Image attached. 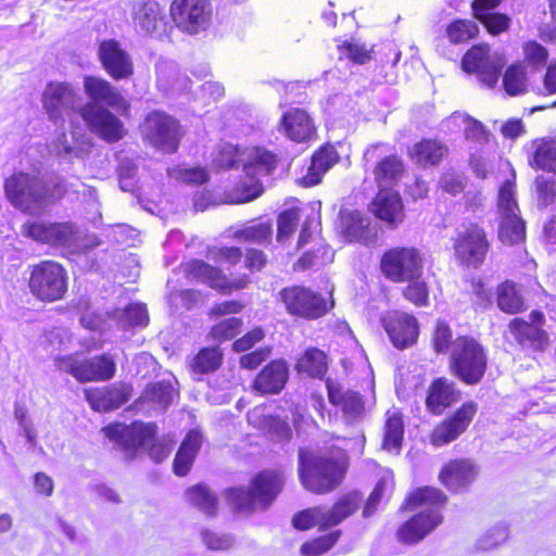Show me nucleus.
Listing matches in <instances>:
<instances>
[{"label": "nucleus", "mask_w": 556, "mask_h": 556, "mask_svg": "<svg viewBox=\"0 0 556 556\" xmlns=\"http://www.w3.org/2000/svg\"><path fill=\"white\" fill-rule=\"evenodd\" d=\"M478 414L475 401L463 402L453 413L434 425L429 433V442L434 447H442L463 435Z\"/></svg>", "instance_id": "nucleus-12"}, {"label": "nucleus", "mask_w": 556, "mask_h": 556, "mask_svg": "<svg viewBox=\"0 0 556 556\" xmlns=\"http://www.w3.org/2000/svg\"><path fill=\"white\" fill-rule=\"evenodd\" d=\"M448 153L445 143L437 138H422L408 151V157L421 168L438 166Z\"/></svg>", "instance_id": "nucleus-33"}, {"label": "nucleus", "mask_w": 556, "mask_h": 556, "mask_svg": "<svg viewBox=\"0 0 556 556\" xmlns=\"http://www.w3.org/2000/svg\"><path fill=\"white\" fill-rule=\"evenodd\" d=\"M326 388L329 402L333 406L340 407L344 415L356 418L364 413L365 403L357 392L342 390V388L330 378L326 379Z\"/></svg>", "instance_id": "nucleus-38"}, {"label": "nucleus", "mask_w": 556, "mask_h": 556, "mask_svg": "<svg viewBox=\"0 0 556 556\" xmlns=\"http://www.w3.org/2000/svg\"><path fill=\"white\" fill-rule=\"evenodd\" d=\"M243 319L236 316L224 318L214 324L208 331V338L217 343L235 341L241 333Z\"/></svg>", "instance_id": "nucleus-52"}, {"label": "nucleus", "mask_w": 556, "mask_h": 556, "mask_svg": "<svg viewBox=\"0 0 556 556\" xmlns=\"http://www.w3.org/2000/svg\"><path fill=\"white\" fill-rule=\"evenodd\" d=\"M348 467V457L341 448L328 453L299 450V479L314 494L324 495L338 489L345 478Z\"/></svg>", "instance_id": "nucleus-2"}, {"label": "nucleus", "mask_w": 556, "mask_h": 556, "mask_svg": "<svg viewBox=\"0 0 556 556\" xmlns=\"http://www.w3.org/2000/svg\"><path fill=\"white\" fill-rule=\"evenodd\" d=\"M264 192V187L262 182L255 178V176H250L249 180H239L231 188L230 197L232 198V202L237 204L251 202Z\"/></svg>", "instance_id": "nucleus-59"}, {"label": "nucleus", "mask_w": 556, "mask_h": 556, "mask_svg": "<svg viewBox=\"0 0 556 556\" xmlns=\"http://www.w3.org/2000/svg\"><path fill=\"white\" fill-rule=\"evenodd\" d=\"M321 236V222L316 215H308L303 220L299 232L296 249L302 250L307 245L326 244Z\"/></svg>", "instance_id": "nucleus-55"}, {"label": "nucleus", "mask_w": 556, "mask_h": 556, "mask_svg": "<svg viewBox=\"0 0 556 556\" xmlns=\"http://www.w3.org/2000/svg\"><path fill=\"white\" fill-rule=\"evenodd\" d=\"M83 87L85 94L90 100L88 103L99 106L104 104L118 110L124 116L129 115L130 103L108 79L96 75H86L83 79Z\"/></svg>", "instance_id": "nucleus-24"}, {"label": "nucleus", "mask_w": 556, "mask_h": 556, "mask_svg": "<svg viewBox=\"0 0 556 556\" xmlns=\"http://www.w3.org/2000/svg\"><path fill=\"white\" fill-rule=\"evenodd\" d=\"M3 189L8 201L24 213L51 205L67 193L62 180L43 179L21 170L4 179Z\"/></svg>", "instance_id": "nucleus-4"}, {"label": "nucleus", "mask_w": 556, "mask_h": 556, "mask_svg": "<svg viewBox=\"0 0 556 556\" xmlns=\"http://www.w3.org/2000/svg\"><path fill=\"white\" fill-rule=\"evenodd\" d=\"M340 60H349L353 64L364 65L371 61L374 46L367 47L355 40H343L337 45Z\"/></svg>", "instance_id": "nucleus-54"}, {"label": "nucleus", "mask_w": 556, "mask_h": 556, "mask_svg": "<svg viewBox=\"0 0 556 556\" xmlns=\"http://www.w3.org/2000/svg\"><path fill=\"white\" fill-rule=\"evenodd\" d=\"M295 370L311 378L321 379L328 371V356L318 348H307L296 358Z\"/></svg>", "instance_id": "nucleus-41"}, {"label": "nucleus", "mask_w": 556, "mask_h": 556, "mask_svg": "<svg viewBox=\"0 0 556 556\" xmlns=\"http://www.w3.org/2000/svg\"><path fill=\"white\" fill-rule=\"evenodd\" d=\"M453 257L466 268H479L491 249L488 232L478 223H469L452 238Z\"/></svg>", "instance_id": "nucleus-10"}, {"label": "nucleus", "mask_w": 556, "mask_h": 556, "mask_svg": "<svg viewBox=\"0 0 556 556\" xmlns=\"http://www.w3.org/2000/svg\"><path fill=\"white\" fill-rule=\"evenodd\" d=\"M27 271V289L37 302L52 304L66 298L70 276L62 263L50 258L40 260L29 265Z\"/></svg>", "instance_id": "nucleus-6"}, {"label": "nucleus", "mask_w": 556, "mask_h": 556, "mask_svg": "<svg viewBox=\"0 0 556 556\" xmlns=\"http://www.w3.org/2000/svg\"><path fill=\"white\" fill-rule=\"evenodd\" d=\"M65 363L66 371L80 383L109 381L116 374V362L109 353L83 358L72 355Z\"/></svg>", "instance_id": "nucleus-15"}, {"label": "nucleus", "mask_w": 556, "mask_h": 556, "mask_svg": "<svg viewBox=\"0 0 556 556\" xmlns=\"http://www.w3.org/2000/svg\"><path fill=\"white\" fill-rule=\"evenodd\" d=\"M280 157L265 147H252L248 150L242 169L248 176H269L278 167Z\"/></svg>", "instance_id": "nucleus-37"}, {"label": "nucleus", "mask_w": 556, "mask_h": 556, "mask_svg": "<svg viewBox=\"0 0 556 556\" xmlns=\"http://www.w3.org/2000/svg\"><path fill=\"white\" fill-rule=\"evenodd\" d=\"M503 88L510 96H519L528 90V76L526 67L520 63L510 64L503 74Z\"/></svg>", "instance_id": "nucleus-51"}, {"label": "nucleus", "mask_w": 556, "mask_h": 556, "mask_svg": "<svg viewBox=\"0 0 556 556\" xmlns=\"http://www.w3.org/2000/svg\"><path fill=\"white\" fill-rule=\"evenodd\" d=\"M21 231L24 237L53 248H70L78 240L77 227L71 222L28 220L22 225Z\"/></svg>", "instance_id": "nucleus-13"}, {"label": "nucleus", "mask_w": 556, "mask_h": 556, "mask_svg": "<svg viewBox=\"0 0 556 556\" xmlns=\"http://www.w3.org/2000/svg\"><path fill=\"white\" fill-rule=\"evenodd\" d=\"M473 18L482 24L491 36H498L510 26V17L506 13L485 11L472 14Z\"/></svg>", "instance_id": "nucleus-60"}, {"label": "nucleus", "mask_w": 556, "mask_h": 556, "mask_svg": "<svg viewBox=\"0 0 556 556\" xmlns=\"http://www.w3.org/2000/svg\"><path fill=\"white\" fill-rule=\"evenodd\" d=\"M173 387L167 381L149 383L141 395V400L151 403L161 409H166L173 401Z\"/></svg>", "instance_id": "nucleus-56"}, {"label": "nucleus", "mask_w": 556, "mask_h": 556, "mask_svg": "<svg viewBox=\"0 0 556 556\" xmlns=\"http://www.w3.org/2000/svg\"><path fill=\"white\" fill-rule=\"evenodd\" d=\"M460 397L462 392L454 381L446 377H437L431 380L427 388L425 397L426 409L433 416H441L457 403Z\"/></svg>", "instance_id": "nucleus-27"}, {"label": "nucleus", "mask_w": 556, "mask_h": 556, "mask_svg": "<svg viewBox=\"0 0 556 556\" xmlns=\"http://www.w3.org/2000/svg\"><path fill=\"white\" fill-rule=\"evenodd\" d=\"M340 162V154L332 143L326 142L318 147L311 155L306 174L301 178V185L305 188L317 186L325 174Z\"/></svg>", "instance_id": "nucleus-31"}, {"label": "nucleus", "mask_w": 556, "mask_h": 556, "mask_svg": "<svg viewBox=\"0 0 556 556\" xmlns=\"http://www.w3.org/2000/svg\"><path fill=\"white\" fill-rule=\"evenodd\" d=\"M208 255L215 262L226 265L228 274L216 265L203 260L191 258L181 264L187 280L201 282L222 295H231L248 289L252 276L264 271L269 265L267 253L255 247L242 250L238 245L208 248Z\"/></svg>", "instance_id": "nucleus-1"}, {"label": "nucleus", "mask_w": 556, "mask_h": 556, "mask_svg": "<svg viewBox=\"0 0 556 556\" xmlns=\"http://www.w3.org/2000/svg\"><path fill=\"white\" fill-rule=\"evenodd\" d=\"M480 34L479 25L470 18H455L445 27V36L452 45H465Z\"/></svg>", "instance_id": "nucleus-48"}, {"label": "nucleus", "mask_w": 556, "mask_h": 556, "mask_svg": "<svg viewBox=\"0 0 556 556\" xmlns=\"http://www.w3.org/2000/svg\"><path fill=\"white\" fill-rule=\"evenodd\" d=\"M406 286L402 289V296L417 307H426L430 301V288L428 282L419 276L405 280Z\"/></svg>", "instance_id": "nucleus-57"}, {"label": "nucleus", "mask_w": 556, "mask_h": 556, "mask_svg": "<svg viewBox=\"0 0 556 556\" xmlns=\"http://www.w3.org/2000/svg\"><path fill=\"white\" fill-rule=\"evenodd\" d=\"M404 416L400 409H388L383 425L382 443L384 451L400 454L404 441Z\"/></svg>", "instance_id": "nucleus-39"}, {"label": "nucleus", "mask_w": 556, "mask_h": 556, "mask_svg": "<svg viewBox=\"0 0 556 556\" xmlns=\"http://www.w3.org/2000/svg\"><path fill=\"white\" fill-rule=\"evenodd\" d=\"M302 250V253L292 265V269L295 273H304L313 268H318L331 262L333 257V253L328 243L315 244L311 245L308 249L304 248Z\"/></svg>", "instance_id": "nucleus-44"}, {"label": "nucleus", "mask_w": 556, "mask_h": 556, "mask_svg": "<svg viewBox=\"0 0 556 556\" xmlns=\"http://www.w3.org/2000/svg\"><path fill=\"white\" fill-rule=\"evenodd\" d=\"M140 131L143 141L166 154L178 151L185 135L180 122L160 110L151 111L144 116Z\"/></svg>", "instance_id": "nucleus-9"}, {"label": "nucleus", "mask_w": 556, "mask_h": 556, "mask_svg": "<svg viewBox=\"0 0 556 556\" xmlns=\"http://www.w3.org/2000/svg\"><path fill=\"white\" fill-rule=\"evenodd\" d=\"M453 331L444 320H438L432 332L431 343L437 354H445L452 351Z\"/></svg>", "instance_id": "nucleus-62"}, {"label": "nucleus", "mask_w": 556, "mask_h": 556, "mask_svg": "<svg viewBox=\"0 0 556 556\" xmlns=\"http://www.w3.org/2000/svg\"><path fill=\"white\" fill-rule=\"evenodd\" d=\"M496 303L503 313L509 315L520 314L527 309L523 295L511 280H505L496 287Z\"/></svg>", "instance_id": "nucleus-42"}, {"label": "nucleus", "mask_w": 556, "mask_h": 556, "mask_svg": "<svg viewBox=\"0 0 556 556\" xmlns=\"http://www.w3.org/2000/svg\"><path fill=\"white\" fill-rule=\"evenodd\" d=\"M97 56L103 71L115 81L128 80L135 75L130 52L115 38L100 40Z\"/></svg>", "instance_id": "nucleus-14"}, {"label": "nucleus", "mask_w": 556, "mask_h": 556, "mask_svg": "<svg viewBox=\"0 0 556 556\" xmlns=\"http://www.w3.org/2000/svg\"><path fill=\"white\" fill-rule=\"evenodd\" d=\"M448 503V496L439 488L424 485L410 491L400 506L402 511H415L421 507L438 510Z\"/></svg>", "instance_id": "nucleus-35"}, {"label": "nucleus", "mask_w": 556, "mask_h": 556, "mask_svg": "<svg viewBox=\"0 0 556 556\" xmlns=\"http://www.w3.org/2000/svg\"><path fill=\"white\" fill-rule=\"evenodd\" d=\"M278 301L290 316L304 320L319 319L334 307L331 295L325 296L303 285L283 287L278 292Z\"/></svg>", "instance_id": "nucleus-8"}, {"label": "nucleus", "mask_w": 556, "mask_h": 556, "mask_svg": "<svg viewBox=\"0 0 556 556\" xmlns=\"http://www.w3.org/2000/svg\"><path fill=\"white\" fill-rule=\"evenodd\" d=\"M324 514L325 507L321 505L301 509L293 515L291 525L299 531H308L314 528L326 531L328 528L323 522Z\"/></svg>", "instance_id": "nucleus-53"}, {"label": "nucleus", "mask_w": 556, "mask_h": 556, "mask_svg": "<svg viewBox=\"0 0 556 556\" xmlns=\"http://www.w3.org/2000/svg\"><path fill=\"white\" fill-rule=\"evenodd\" d=\"M479 466L468 457H455L445 462L439 472V482L451 493L467 491L479 477Z\"/></svg>", "instance_id": "nucleus-20"}, {"label": "nucleus", "mask_w": 556, "mask_h": 556, "mask_svg": "<svg viewBox=\"0 0 556 556\" xmlns=\"http://www.w3.org/2000/svg\"><path fill=\"white\" fill-rule=\"evenodd\" d=\"M381 325L393 346L399 350L407 349L418 340L419 324L413 314L389 311L382 316Z\"/></svg>", "instance_id": "nucleus-23"}, {"label": "nucleus", "mask_w": 556, "mask_h": 556, "mask_svg": "<svg viewBox=\"0 0 556 556\" xmlns=\"http://www.w3.org/2000/svg\"><path fill=\"white\" fill-rule=\"evenodd\" d=\"M156 433L157 426L155 422H132L127 427L123 448L137 450L148 445L156 437Z\"/></svg>", "instance_id": "nucleus-49"}, {"label": "nucleus", "mask_w": 556, "mask_h": 556, "mask_svg": "<svg viewBox=\"0 0 556 556\" xmlns=\"http://www.w3.org/2000/svg\"><path fill=\"white\" fill-rule=\"evenodd\" d=\"M289 380V367L285 359L276 358L268 362L255 376L251 383L252 390L262 396L279 394Z\"/></svg>", "instance_id": "nucleus-28"}, {"label": "nucleus", "mask_w": 556, "mask_h": 556, "mask_svg": "<svg viewBox=\"0 0 556 556\" xmlns=\"http://www.w3.org/2000/svg\"><path fill=\"white\" fill-rule=\"evenodd\" d=\"M134 25L141 33L161 37L167 30V22L157 1L146 0L132 8Z\"/></svg>", "instance_id": "nucleus-30"}, {"label": "nucleus", "mask_w": 556, "mask_h": 556, "mask_svg": "<svg viewBox=\"0 0 556 556\" xmlns=\"http://www.w3.org/2000/svg\"><path fill=\"white\" fill-rule=\"evenodd\" d=\"M285 485L286 475L282 469L265 468L251 477L247 488H227L224 497L235 513L253 514L267 510L282 493Z\"/></svg>", "instance_id": "nucleus-3"}, {"label": "nucleus", "mask_w": 556, "mask_h": 556, "mask_svg": "<svg viewBox=\"0 0 556 556\" xmlns=\"http://www.w3.org/2000/svg\"><path fill=\"white\" fill-rule=\"evenodd\" d=\"M443 522V515L433 509L413 514L400 523L394 531L395 541L404 546L417 545L429 536Z\"/></svg>", "instance_id": "nucleus-19"}, {"label": "nucleus", "mask_w": 556, "mask_h": 556, "mask_svg": "<svg viewBox=\"0 0 556 556\" xmlns=\"http://www.w3.org/2000/svg\"><path fill=\"white\" fill-rule=\"evenodd\" d=\"M186 498L190 506L198 508L207 517L218 513V497L205 483H197L186 490Z\"/></svg>", "instance_id": "nucleus-43"}, {"label": "nucleus", "mask_w": 556, "mask_h": 556, "mask_svg": "<svg viewBox=\"0 0 556 556\" xmlns=\"http://www.w3.org/2000/svg\"><path fill=\"white\" fill-rule=\"evenodd\" d=\"M278 130L296 144H308L318 138L315 119L301 108H291L283 112L278 123Z\"/></svg>", "instance_id": "nucleus-22"}, {"label": "nucleus", "mask_w": 556, "mask_h": 556, "mask_svg": "<svg viewBox=\"0 0 556 556\" xmlns=\"http://www.w3.org/2000/svg\"><path fill=\"white\" fill-rule=\"evenodd\" d=\"M299 219L300 208L296 206L289 207L280 212L277 217V241L283 242L289 239L295 231Z\"/></svg>", "instance_id": "nucleus-61"}, {"label": "nucleus", "mask_w": 556, "mask_h": 556, "mask_svg": "<svg viewBox=\"0 0 556 556\" xmlns=\"http://www.w3.org/2000/svg\"><path fill=\"white\" fill-rule=\"evenodd\" d=\"M363 505V494L357 491H349L338 496L330 507H325L324 526L333 529L354 516Z\"/></svg>", "instance_id": "nucleus-32"}, {"label": "nucleus", "mask_w": 556, "mask_h": 556, "mask_svg": "<svg viewBox=\"0 0 556 556\" xmlns=\"http://www.w3.org/2000/svg\"><path fill=\"white\" fill-rule=\"evenodd\" d=\"M78 114L88 129L108 143H115L126 135L123 122L108 108L86 103L78 109Z\"/></svg>", "instance_id": "nucleus-17"}, {"label": "nucleus", "mask_w": 556, "mask_h": 556, "mask_svg": "<svg viewBox=\"0 0 556 556\" xmlns=\"http://www.w3.org/2000/svg\"><path fill=\"white\" fill-rule=\"evenodd\" d=\"M341 529H332L321 535L313 536L300 546L301 556H323L330 552L342 538Z\"/></svg>", "instance_id": "nucleus-47"}, {"label": "nucleus", "mask_w": 556, "mask_h": 556, "mask_svg": "<svg viewBox=\"0 0 556 556\" xmlns=\"http://www.w3.org/2000/svg\"><path fill=\"white\" fill-rule=\"evenodd\" d=\"M528 165L534 170L556 174V137H539L530 141Z\"/></svg>", "instance_id": "nucleus-34"}, {"label": "nucleus", "mask_w": 556, "mask_h": 556, "mask_svg": "<svg viewBox=\"0 0 556 556\" xmlns=\"http://www.w3.org/2000/svg\"><path fill=\"white\" fill-rule=\"evenodd\" d=\"M224 362V353L218 346L201 348L188 362V369L198 376L217 371Z\"/></svg>", "instance_id": "nucleus-40"}, {"label": "nucleus", "mask_w": 556, "mask_h": 556, "mask_svg": "<svg viewBox=\"0 0 556 556\" xmlns=\"http://www.w3.org/2000/svg\"><path fill=\"white\" fill-rule=\"evenodd\" d=\"M337 229L349 243L357 242L368 245L376 239L369 218L358 210L341 208L338 214Z\"/></svg>", "instance_id": "nucleus-26"}, {"label": "nucleus", "mask_w": 556, "mask_h": 556, "mask_svg": "<svg viewBox=\"0 0 556 556\" xmlns=\"http://www.w3.org/2000/svg\"><path fill=\"white\" fill-rule=\"evenodd\" d=\"M534 187L540 204L547 206L556 201V180L554 178L540 175L534 179Z\"/></svg>", "instance_id": "nucleus-63"}, {"label": "nucleus", "mask_w": 556, "mask_h": 556, "mask_svg": "<svg viewBox=\"0 0 556 556\" xmlns=\"http://www.w3.org/2000/svg\"><path fill=\"white\" fill-rule=\"evenodd\" d=\"M273 223L270 220H252L233 232V238L241 242L268 245L273 241Z\"/></svg>", "instance_id": "nucleus-45"}, {"label": "nucleus", "mask_w": 556, "mask_h": 556, "mask_svg": "<svg viewBox=\"0 0 556 556\" xmlns=\"http://www.w3.org/2000/svg\"><path fill=\"white\" fill-rule=\"evenodd\" d=\"M488 43L471 46L463 55L462 70L468 74H476L481 83L494 87L502 73V64L492 60Z\"/></svg>", "instance_id": "nucleus-21"}, {"label": "nucleus", "mask_w": 556, "mask_h": 556, "mask_svg": "<svg viewBox=\"0 0 556 556\" xmlns=\"http://www.w3.org/2000/svg\"><path fill=\"white\" fill-rule=\"evenodd\" d=\"M265 339V330L261 326H255L247 331L243 336L238 337L231 344V349L236 353L250 351L253 346Z\"/></svg>", "instance_id": "nucleus-64"}, {"label": "nucleus", "mask_w": 556, "mask_h": 556, "mask_svg": "<svg viewBox=\"0 0 556 556\" xmlns=\"http://www.w3.org/2000/svg\"><path fill=\"white\" fill-rule=\"evenodd\" d=\"M530 321L521 318H513L508 325V331L520 345L535 352H543L551 345L548 332L543 328L545 316L539 309H533L529 315Z\"/></svg>", "instance_id": "nucleus-16"}, {"label": "nucleus", "mask_w": 556, "mask_h": 556, "mask_svg": "<svg viewBox=\"0 0 556 556\" xmlns=\"http://www.w3.org/2000/svg\"><path fill=\"white\" fill-rule=\"evenodd\" d=\"M488 352L483 344L470 334H458L453 342L448 358L450 372L466 386L479 384L488 370Z\"/></svg>", "instance_id": "nucleus-5"}, {"label": "nucleus", "mask_w": 556, "mask_h": 556, "mask_svg": "<svg viewBox=\"0 0 556 556\" xmlns=\"http://www.w3.org/2000/svg\"><path fill=\"white\" fill-rule=\"evenodd\" d=\"M498 237L502 242L507 244H515L525 240L526 225L519 216V212L502 215Z\"/></svg>", "instance_id": "nucleus-50"}, {"label": "nucleus", "mask_w": 556, "mask_h": 556, "mask_svg": "<svg viewBox=\"0 0 556 556\" xmlns=\"http://www.w3.org/2000/svg\"><path fill=\"white\" fill-rule=\"evenodd\" d=\"M84 393L92 410L108 413L122 407L131 399L132 387L119 381L103 387L88 388Z\"/></svg>", "instance_id": "nucleus-25"}, {"label": "nucleus", "mask_w": 556, "mask_h": 556, "mask_svg": "<svg viewBox=\"0 0 556 556\" xmlns=\"http://www.w3.org/2000/svg\"><path fill=\"white\" fill-rule=\"evenodd\" d=\"M370 211L388 229H396L405 219L404 204L396 191L379 190Z\"/></svg>", "instance_id": "nucleus-29"}, {"label": "nucleus", "mask_w": 556, "mask_h": 556, "mask_svg": "<svg viewBox=\"0 0 556 556\" xmlns=\"http://www.w3.org/2000/svg\"><path fill=\"white\" fill-rule=\"evenodd\" d=\"M425 253L416 245H392L387 248L379 258V271L392 283L424 276Z\"/></svg>", "instance_id": "nucleus-7"}, {"label": "nucleus", "mask_w": 556, "mask_h": 556, "mask_svg": "<svg viewBox=\"0 0 556 556\" xmlns=\"http://www.w3.org/2000/svg\"><path fill=\"white\" fill-rule=\"evenodd\" d=\"M41 102L49 119L53 123L64 121V116L72 111H77L79 96L68 81H49L41 94Z\"/></svg>", "instance_id": "nucleus-18"}, {"label": "nucleus", "mask_w": 556, "mask_h": 556, "mask_svg": "<svg viewBox=\"0 0 556 556\" xmlns=\"http://www.w3.org/2000/svg\"><path fill=\"white\" fill-rule=\"evenodd\" d=\"M168 14L181 34L195 36L212 26L214 8L211 0H172Z\"/></svg>", "instance_id": "nucleus-11"}, {"label": "nucleus", "mask_w": 556, "mask_h": 556, "mask_svg": "<svg viewBox=\"0 0 556 556\" xmlns=\"http://www.w3.org/2000/svg\"><path fill=\"white\" fill-rule=\"evenodd\" d=\"M264 434L273 442L288 443L292 439V429L288 421L276 415L264 417Z\"/></svg>", "instance_id": "nucleus-58"}, {"label": "nucleus", "mask_w": 556, "mask_h": 556, "mask_svg": "<svg viewBox=\"0 0 556 556\" xmlns=\"http://www.w3.org/2000/svg\"><path fill=\"white\" fill-rule=\"evenodd\" d=\"M372 173L379 186L393 185L403 177L405 164L399 155L390 154L376 163Z\"/></svg>", "instance_id": "nucleus-46"}, {"label": "nucleus", "mask_w": 556, "mask_h": 556, "mask_svg": "<svg viewBox=\"0 0 556 556\" xmlns=\"http://www.w3.org/2000/svg\"><path fill=\"white\" fill-rule=\"evenodd\" d=\"M202 446V433L190 429L182 439L173 460V472L178 477L187 476Z\"/></svg>", "instance_id": "nucleus-36"}]
</instances>
